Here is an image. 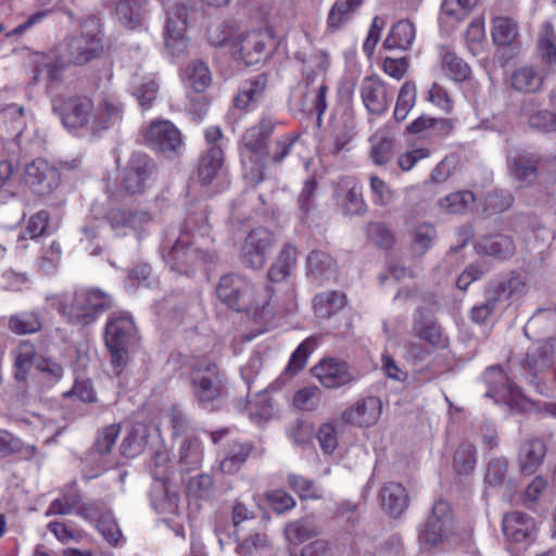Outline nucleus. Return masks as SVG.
Returning a JSON list of instances; mask_svg holds the SVG:
<instances>
[{
  "label": "nucleus",
  "instance_id": "dca6fc26",
  "mask_svg": "<svg viewBox=\"0 0 556 556\" xmlns=\"http://www.w3.org/2000/svg\"><path fill=\"white\" fill-rule=\"evenodd\" d=\"M314 376L328 389L340 388L357 380V372L337 358L320 361L313 369Z\"/></svg>",
  "mask_w": 556,
  "mask_h": 556
},
{
  "label": "nucleus",
  "instance_id": "58836bf2",
  "mask_svg": "<svg viewBox=\"0 0 556 556\" xmlns=\"http://www.w3.org/2000/svg\"><path fill=\"white\" fill-rule=\"evenodd\" d=\"M345 304L346 296L339 291L321 292L313 301L315 315L319 318H329L342 309Z\"/></svg>",
  "mask_w": 556,
  "mask_h": 556
},
{
  "label": "nucleus",
  "instance_id": "052dcab7",
  "mask_svg": "<svg viewBox=\"0 0 556 556\" xmlns=\"http://www.w3.org/2000/svg\"><path fill=\"white\" fill-rule=\"evenodd\" d=\"M208 40L213 46L222 47L229 45L237 48L240 35L235 36V27L231 24H218L208 28Z\"/></svg>",
  "mask_w": 556,
  "mask_h": 556
},
{
  "label": "nucleus",
  "instance_id": "473e14b6",
  "mask_svg": "<svg viewBox=\"0 0 556 556\" xmlns=\"http://www.w3.org/2000/svg\"><path fill=\"white\" fill-rule=\"evenodd\" d=\"M416 37L414 24L408 20L395 23L383 41V48L388 50H408Z\"/></svg>",
  "mask_w": 556,
  "mask_h": 556
},
{
  "label": "nucleus",
  "instance_id": "7ed1b4c3",
  "mask_svg": "<svg viewBox=\"0 0 556 556\" xmlns=\"http://www.w3.org/2000/svg\"><path fill=\"white\" fill-rule=\"evenodd\" d=\"M295 59L302 64L301 72L305 78L304 100L298 101V92L292 94L296 105L302 112H316L318 124L327 110L328 87L325 84L326 73L329 67V59L326 51L312 50L311 52H298Z\"/></svg>",
  "mask_w": 556,
  "mask_h": 556
},
{
  "label": "nucleus",
  "instance_id": "a211bd4d",
  "mask_svg": "<svg viewBox=\"0 0 556 556\" xmlns=\"http://www.w3.org/2000/svg\"><path fill=\"white\" fill-rule=\"evenodd\" d=\"M154 169V164L147 154L134 153L123 170V185L128 193H141Z\"/></svg>",
  "mask_w": 556,
  "mask_h": 556
},
{
  "label": "nucleus",
  "instance_id": "ddd939ff",
  "mask_svg": "<svg viewBox=\"0 0 556 556\" xmlns=\"http://www.w3.org/2000/svg\"><path fill=\"white\" fill-rule=\"evenodd\" d=\"M189 8L185 3H177L167 11L164 30L165 48L172 55L178 56L186 52L188 39L185 36Z\"/></svg>",
  "mask_w": 556,
  "mask_h": 556
},
{
  "label": "nucleus",
  "instance_id": "9d476101",
  "mask_svg": "<svg viewBox=\"0 0 556 556\" xmlns=\"http://www.w3.org/2000/svg\"><path fill=\"white\" fill-rule=\"evenodd\" d=\"M216 293L229 308L245 311L256 303L254 285L245 277L228 274L219 279Z\"/></svg>",
  "mask_w": 556,
  "mask_h": 556
},
{
  "label": "nucleus",
  "instance_id": "4c0bfd02",
  "mask_svg": "<svg viewBox=\"0 0 556 556\" xmlns=\"http://www.w3.org/2000/svg\"><path fill=\"white\" fill-rule=\"evenodd\" d=\"M224 162L223 149L219 146H211L201 156L198 166L200 180L207 185L220 170Z\"/></svg>",
  "mask_w": 556,
  "mask_h": 556
},
{
  "label": "nucleus",
  "instance_id": "aec40b11",
  "mask_svg": "<svg viewBox=\"0 0 556 556\" xmlns=\"http://www.w3.org/2000/svg\"><path fill=\"white\" fill-rule=\"evenodd\" d=\"M334 197L346 215H358L366 211L362 185L354 177H341L337 182Z\"/></svg>",
  "mask_w": 556,
  "mask_h": 556
},
{
  "label": "nucleus",
  "instance_id": "4d7b16f0",
  "mask_svg": "<svg viewBox=\"0 0 556 556\" xmlns=\"http://www.w3.org/2000/svg\"><path fill=\"white\" fill-rule=\"evenodd\" d=\"M417 98V88L413 81H405L400 88L397 100L394 108V118L404 121L410 110L415 106Z\"/></svg>",
  "mask_w": 556,
  "mask_h": 556
},
{
  "label": "nucleus",
  "instance_id": "6e6d98bb",
  "mask_svg": "<svg viewBox=\"0 0 556 556\" xmlns=\"http://www.w3.org/2000/svg\"><path fill=\"white\" fill-rule=\"evenodd\" d=\"M538 50L544 62L556 64V33L549 22H545L539 34Z\"/></svg>",
  "mask_w": 556,
  "mask_h": 556
},
{
  "label": "nucleus",
  "instance_id": "c9c22d12",
  "mask_svg": "<svg viewBox=\"0 0 556 556\" xmlns=\"http://www.w3.org/2000/svg\"><path fill=\"white\" fill-rule=\"evenodd\" d=\"M239 408L247 413L249 418L255 424H262L269 420L274 414V405L266 392H257L253 397L247 401Z\"/></svg>",
  "mask_w": 556,
  "mask_h": 556
},
{
  "label": "nucleus",
  "instance_id": "bb28decb",
  "mask_svg": "<svg viewBox=\"0 0 556 556\" xmlns=\"http://www.w3.org/2000/svg\"><path fill=\"white\" fill-rule=\"evenodd\" d=\"M379 497L384 511L394 518L400 517L408 506L406 489L399 482L386 483L379 492Z\"/></svg>",
  "mask_w": 556,
  "mask_h": 556
},
{
  "label": "nucleus",
  "instance_id": "f03ea898",
  "mask_svg": "<svg viewBox=\"0 0 556 556\" xmlns=\"http://www.w3.org/2000/svg\"><path fill=\"white\" fill-rule=\"evenodd\" d=\"M60 115L67 129H86L100 136L122 121L123 105L116 99L104 98L94 106L90 98L76 96L62 102Z\"/></svg>",
  "mask_w": 556,
  "mask_h": 556
},
{
  "label": "nucleus",
  "instance_id": "49530a36",
  "mask_svg": "<svg viewBox=\"0 0 556 556\" xmlns=\"http://www.w3.org/2000/svg\"><path fill=\"white\" fill-rule=\"evenodd\" d=\"M252 450L251 443L233 442L220 462L222 471L227 475L236 473L245 463Z\"/></svg>",
  "mask_w": 556,
  "mask_h": 556
},
{
  "label": "nucleus",
  "instance_id": "4468645a",
  "mask_svg": "<svg viewBox=\"0 0 556 556\" xmlns=\"http://www.w3.org/2000/svg\"><path fill=\"white\" fill-rule=\"evenodd\" d=\"M147 144L167 156L177 154L182 147V138L178 128L169 121H154L144 136Z\"/></svg>",
  "mask_w": 556,
  "mask_h": 556
},
{
  "label": "nucleus",
  "instance_id": "2f4dec72",
  "mask_svg": "<svg viewBox=\"0 0 556 556\" xmlns=\"http://www.w3.org/2000/svg\"><path fill=\"white\" fill-rule=\"evenodd\" d=\"M479 253L493 256L498 260H506L514 255L515 243L505 235L485 236L477 243Z\"/></svg>",
  "mask_w": 556,
  "mask_h": 556
},
{
  "label": "nucleus",
  "instance_id": "5701e85b",
  "mask_svg": "<svg viewBox=\"0 0 556 556\" xmlns=\"http://www.w3.org/2000/svg\"><path fill=\"white\" fill-rule=\"evenodd\" d=\"M361 97L366 110L370 114H383L390 103L386 84L377 76L365 77L361 84Z\"/></svg>",
  "mask_w": 556,
  "mask_h": 556
},
{
  "label": "nucleus",
  "instance_id": "f3484780",
  "mask_svg": "<svg viewBox=\"0 0 556 556\" xmlns=\"http://www.w3.org/2000/svg\"><path fill=\"white\" fill-rule=\"evenodd\" d=\"M540 155L527 151H516L507 155L510 177L521 188L532 186L539 177Z\"/></svg>",
  "mask_w": 556,
  "mask_h": 556
},
{
  "label": "nucleus",
  "instance_id": "7c9ffc66",
  "mask_svg": "<svg viewBox=\"0 0 556 556\" xmlns=\"http://www.w3.org/2000/svg\"><path fill=\"white\" fill-rule=\"evenodd\" d=\"M546 454V447L543 441L530 439L526 441L519 450L518 460L520 470L523 473H533L541 466Z\"/></svg>",
  "mask_w": 556,
  "mask_h": 556
},
{
  "label": "nucleus",
  "instance_id": "37998d69",
  "mask_svg": "<svg viewBox=\"0 0 556 556\" xmlns=\"http://www.w3.org/2000/svg\"><path fill=\"white\" fill-rule=\"evenodd\" d=\"M440 55L441 67L446 77L457 83L469 78L471 70L463 59L445 48H441Z\"/></svg>",
  "mask_w": 556,
  "mask_h": 556
},
{
  "label": "nucleus",
  "instance_id": "0e129e2a",
  "mask_svg": "<svg viewBox=\"0 0 556 556\" xmlns=\"http://www.w3.org/2000/svg\"><path fill=\"white\" fill-rule=\"evenodd\" d=\"M288 484L301 498L321 497V492L316 486L315 482L302 476L290 473L288 476Z\"/></svg>",
  "mask_w": 556,
  "mask_h": 556
},
{
  "label": "nucleus",
  "instance_id": "39448f33",
  "mask_svg": "<svg viewBox=\"0 0 556 556\" xmlns=\"http://www.w3.org/2000/svg\"><path fill=\"white\" fill-rule=\"evenodd\" d=\"M271 117H263L255 126L247 129L240 150L244 178L256 186L264 180V161L268 154L266 140L275 128Z\"/></svg>",
  "mask_w": 556,
  "mask_h": 556
},
{
  "label": "nucleus",
  "instance_id": "a878e982",
  "mask_svg": "<svg viewBox=\"0 0 556 556\" xmlns=\"http://www.w3.org/2000/svg\"><path fill=\"white\" fill-rule=\"evenodd\" d=\"M150 500L159 514H176L178 511L179 495L168 481H153Z\"/></svg>",
  "mask_w": 556,
  "mask_h": 556
},
{
  "label": "nucleus",
  "instance_id": "393cba45",
  "mask_svg": "<svg viewBox=\"0 0 556 556\" xmlns=\"http://www.w3.org/2000/svg\"><path fill=\"white\" fill-rule=\"evenodd\" d=\"M526 291L527 283L525 278L520 274L511 271L490 287L488 294L491 295L493 301L500 304L507 303L513 298H520Z\"/></svg>",
  "mask_w": 556,
  "mask_h": 556
},
{
  "label": "nucleus",
  "instance_id": "8fccbe9b",
  "mask_svg": "<svg viewBox=\"0 0 556 556\" xmlns=\"http://www.w3.org/2000/svg\"><path fill=\"white\" fill-rule=\"evenodd\" d=\"M518 37L517 23L507 16H497L493 20L492 38L497 46H510Z\"/></svg>",
  "mask_w": 556,
  "mask_h": 556
},
{
  "label": "nucleus",
  "instance_id": "3c124183",
  "mask_svg": "<svg viewBox=\"0 0 556 556\" xmlns=\"http://www.w3.org/2000/svg\"><path fill=\"white\" fill-rule=\"evenodd\" d=\"M362 2L363 0H337L328 14V26L333 30L339 29L352 18Z\"/></svg>",
  "mask_w": 556,
  "mask_h": 556
},
{
  "label": "nucleus",
  "instance_id": "c85d7f7f",
  "mask_svg": "<svg viewBox=\"0 0 556 556\" xmlns=\"http://www.w3.org/2000/svg\"><path fill=\"white\" fill-rule=\"evenodd\" d=\"M307 275L315 280L325 281L336 277L337 265L331 255L321 250L312 251L306 258Z\"/></svg>",
  "mask_w": 556,
  "mask_h": 556
},
{
  "label": "nucleus",
  "instance_id": "a19ab883",
  "mask_svg": "<svg viewBox=\"0 0 556 556\" xmlns=\"http://www.w3.org/2000/svg\"><path fill=\"white\" fill-rule=\"evenodd\" d=\"M147 443V426L143 424H135L123 439L119 450L125 457L132 458L144 451Z\"/></svg>",
  "mask_w": 556,
  "mask_h": 556
},
{
  "label": "nucleus",
  "instance_id": "2eb2a0df",
  "mask_svg": "<svg viewBox=\"0 0 556 556\" xmlns=\"http://www.w3.org/2000/svg\"><path fill=\"white\" fill-rule=\"evenodd\" d=\"M102 51V39L98 33H83L66 40L67 54L62 60L66 64L81 65L99 55Z\"/></svg>",
  "mask_w": 556,
  "mask_h": 556
},
{
  "label": "nucleus",
  "instance_id": "13d9d810",
  "mask_svg": "<svg viewBox=\"0 0 556 556\" xmlns=\"http://www.w3.org/2000/svg\"><path fill=\"white\" fill-rule=\"evenodd\" d=\"M316 179L308 178L305 180L303 188L298 197L300 218L303 223L307 220L308 216L316 207Z\"/></svg>",
  "mask_w": 556,
  "mask_h": 556
},
{
  "label": "nucleus",
  "instance_id": "79ce46f5",
  "mask_svg": "<svg viewBox=\"0 0 556 556\" xmlns=\"http://www.w3.org/2000/svg\"><path fill=\"white\" fill-rule=\"evenodd\" d=\"M36 452L35 445H26L18 437L0 429V458L20 454L23 459H30Z\"/></svg>",
  "mask_w": 556,
  "mask_h": 556
},
{
  "label": "nucleus",
  "instance_id": "c756f323",
  "mask_svg": "<svg viewBox=\"0 0 556 556\" xmlns=\"http://www.w3.org/2000/svg\"><path fill=\"white\" fill-rule=\"evenodd\" d=\"M237 48L236 52L247 65L257 64L266 55V42L260 33L240 35Z\"/></svg>",
  "mask_w": 556,
  "mask_h": 556
},
{
  "label": "nucleus",
  "instance_id": "69168bd1",
  "mask_svg": "<svg viewBox=\"0 0 556 556\" xmlns=\"http://www.w3.org/2000/svg\"><path fill=\"white\" fill-rule=\"evenodd\" d=\"M170 467L172 463L168 451L165 448L156 450L150 465L153 480L168 481Z\"/></svg>",
  "mask_w": 556,
  "mask_h": 556
},
{
  "label": "nucleus",
  "instance_id": "f704fd0d",
  "mask_svg": "<svg viewBox=\"0 0 556 556\" xmlns=\"http://www.w3.org/2000/svg\"><path fill=\"white\" fill-rule=\"evenodd\" d=\"M296 264V249L291 243H286L279 252L276 261L268 269L270 281L280 282L291 275Z\"/></svg>",
  "mask_w": 556,
  "mask_h": 556
},
{
  "label": "nucleus",
  "instance_id": "72a5a7b5",
  "mask_svg": "<svg viewBox=\"0 0 556 556\" xmlns=\"http://www.w3.org/2000/svg\"><path fill=\"white\" fill-rule=\"evenodd\" d=\"M144 0H121L115 5V12L119 22L129 29L142 25L146 15Z\"/></svg>",
  "mask_w": 556,
  "mask_h": 556
},
{
  "label": "nucleus",
  "instance_id": "6e6552de",
  "mask_svg": "<svg viewBox=\"0 0 556 556\" xmlns=\"http://www.w3.org/2000/svg\"><path fill=\"white\" fill-rule=\"evenodd\" d=\"M502 532L507 548L515 555L521 556L538 538V527L533 517L523 511H510L503 516Z\"/></svg>",
  "mask_w": 556,
  "mask_h": 556
},
{
  "label": "nucleus",
  "instance_id": "bf43d9fd",
  "mask_svg": "<svg viewBox=\"0 0 556 556\" xmlns=\"http://www.w3.org/2000/svg\"><path fill=\"white\" fill-rule=\"evenodd\" d=\"M9 328L17 334L35 333L41 329V323L37 314L24 312L10 317Z\"/></svg>",
  "mask_w": 556,
  "mask_h": 556
},
{
  "label": "nucleus",
  "instance_id": "338daca9",
  "mask_svg": "<svg viewBox=\"0 0 556 556\" xmlns=\"http://www.w3.org/2000/svg\"><path fill=\"white\" fill-rule=\"evenodd\" d=\"M97 528L102 536L112 545L117 544L122 538L121 529L110 511L99 516Z\"/></svg>",
  "mask_w": 556,
  "mask_h": 556
},
{
  "label": "nucleus",
  "instance_id": "6ab92c4d",
  "mask_svg": "<svg viewBox=\"0 0 556 556\" xmlns=\"http://www.w3.org/2000/svg\"><path fill=\"white\" fill-rule=\"evenodd\" d=\"M106 219L117 236H126L132 231L140 238L139 231L151 222V215L144 210L112 208L108 212Z\"/></svg>",
  "mask_w": 556,
  "mask_h": 556
},
{
  "label": "nucleus",
  "instance_id": "e433bc0d",
  "mask_svg": "<svg viewBox=\"0 0 556 556\" xmlns=\"http://www.w3.org/2000/svg\"><path fill=\"white\" fill-rule=\"evenodd\" d=\"M267 86V76L258 74L250 79H247L239 93L235 98V106L238 109H247L251 103L258 101Z\"/></svg>",
  "mask_w": 556,
  "mask_h": 556
},
{
  "label": "nucleus",
  "instance_id": "0eeeda50",
  "mask_svg": "<svg viewBox=\"0 0 556 556\" xmlns=\"http://www.w3.org/2000/svg\"><path fill=\"white\" fill-rule=\"evenodd\" d=\"M137 328L127 313L110 315L104 331V342L114 367H123L128 361L129 348L136 342Z\"/></svg>",
  "mask_w": 556,
  "mask_h": 556
},
{
  "label": "nucleus",
  "instance_id": "864d4df0",
  "mask_svg": "<svg viewBox=\"0 0 556 556\" xmlns=\"http://www.w3.org/2000/svg\"><path fill=\"white\" fill-rule=\"evenodd\" d=\"M179 459L186 470L200 466L203 459L202 442L195 438H186L179 447Z\"/></svg>",
  "mask_w": 556,
  "mask_h": 556
},
{
  "label": "nucleus",
  "instance_id": "f257e3e1",
  "mask_svg": "<svg viewBox=\"0 0 556 556\" xmlns=\"http://www.w3.org/2000/svg\"><path fill=\"white\" fill-rule=\"evenodd\" d=\"M208 229L204 215L189 216L179 235L167 237L160 248L166 266L178 275H190L201 264L214 262L215 254L199 242L207 241Z\"/></svg>",
  "mask_w": 556,
  "mask_h": 556
},
{
  "label": "nucleus",
  "instance_id": "9b49d317",
  "mask_svg": "<svg viewBox=\"0 0 556 556\" xmlns=\"http://www.w3.org/2000/svg\"><path fill=\"white\" fill-rule=\"evenodd\" d=\"M191 392L200 403H211L220 397L224 386L218 366L208 361L197 363L190 372Z\"/></svg>",
  "mask_w": 556,
  "mask_h": 556
},
{
  "label": "nucleus",
  "instance_id": "774afa93",
  "mask_svg": "<svg viewBox=\"0 0 556 556\" xmlns=\"http://www.w3.org/2000/svg\"><path fill=\"white\" fill-rule=\"evenodd\" d=\"M392 156V141L389 138L374 136L371 138L370 157L376 165L387 164Z\"/></svg>",
  "mask_w": 556,
  "mask_h": 556
},
{
  "label": "nucleus",
  "instance_id": "e2e57ef3",
  "mask_svg": "<svg viewBox=\"0 0 556 556\" xmlns=\"http://www.w3.org/2000/svg\"><path fill=\"white\" fill-rule=\"evenodd\" d=\"M236 540L238 541L236 552L240 556H250L255 552L266 547L267 545V535L264 532H254L245 538H241L240 533L236 535Z\"/></svg>",
  "mask_w": 556,
  "mask_h": 556
},
{
  "label": "nucleus",
  "instance_id": "4be33fe9",
  "mask_svg": "<svg viewBox=\"0 0 556 556\" xmlns=\"http://www.w3.org/2000/svg\"><path fill=\"white\" fill-rule=\"evenodd\" d=\"M24 180L35 192L43 194L58 185L59 174L46 160L37 159L25 166Z\"/></svg>",
  "mask_w": 556,
  "mask_h": 556
},
{
  "label": "nucleus",
  "instance_id": "1a4fd4ad",
  "mask_svg": "<svg viewBox=\"0 0 556 556\" xmlns=\"http://www.w3.org/2000/svg\"><path fill=\"white\" fill-rule=\"evenodd\" d=\"M556 358V339L549 338L534 342L527 351L521 365L533 383L540 384L555 378L553 371Z\"/></svg>",
  "mask_w": 556,
  "mask_h": 556
},
{
  "label": "nucleus",
  "instance_id": "5fc2aeb1",
  "mask_svg": "<svg viewBox=\"0 0 556 556\" xmlns=\"http://www.w3.org/2000/svg\"><path fill=\"white\" fill-rule=\"evenodd\" d=\"M317 535V530L308 518L289 522L285 528V536L291 544H301Z\"/></svg>",
  "mask_w": 556,
  "mask_h": 556
},
{
  "label": "nucleus",
  "instance_id": "603ef678",
  "mask_svg": "<svg viewBox=\"0 0 556 556\" xmlns=\"http://www.w3.org/2000/svg\"><path fill=\"white\" fill-rule=\"evenodd\" d=\"M36 355V349L33 343L29 341H23L18 344V346L14 350V367L15 374L14 377L18 381H24L27 377V374L31 367V363Z\"/></svg>",
  "mask_w": 556,
  "mask_h": 556
},
{
  "label": "nucleus",
  "instance_id": "c03bdc74",
  "mask_svg": "<svg viewBox=\"0 0 556 556\" xmlns=\"http://www.w3.org/2000/svg\"><path fill=\"white\" fill-rule=\"evenodd\" d=\"M131 87L132 94L144 109H149L152 105L153 101L156 99L160 88L153 75L139 77L138 74L134 76Z\"/></svg>",
  "mask_w": 556,
  "mask_h": 556
},
{
  "label": "nucleus",
  "instance_id": "cd10ccee",
  "mask_svg": "<svg viewBox=\"0 0 556 556\" xmlns=\"http://www.w3.org/2000/svg\"><path fill=\"white\" fill-rule=\"evenodd\" d=\"M483 380L488 387L485 396L495 401H506L515 392V387L501 366L489 367L483 374Z\"/></svg>",
  "mask_w": 556,
  "mask_h": 556
},
{
  "label": "nucleus",
  "instance_id": "de8ad7c7",
  "mask_svg": "<svg viewBox=\"0 0 556 556\" xmlns=\"http://www.w3.org/2000/svg\"><path fill=\"white\" fill-rule=\"evenodd\" d=\"M532 103H525L521 108V114L528 118L531 128L544 132L556 131V113L547 110H531Z\"/></svg>",
  "mask_w": 556,
  "mask_h": 556
},
{
  "label": "nucleus",
  "instance_id": "ea45409f",
  "mask_svg": "<svg viewBox=\"0 0 556 556\" xmlns=\"http://www.w3.org/2000/svg\"><path fill=\"white\" fill-rule=\"evenodd\" d=\"M182 78L197 93L204 92L212 80L208 66L201 60L191 61L184 70Z\"/></svg>",
  "mask_w": 556,
  "mask_h": 556
},
{
  "label": "nucleus",
  "instance_id": "423d86ee",
  "mask_svg": "<svg viewBox=\"0 0 556 556\" xmlns=\"http://www.w3.org/2000/svg\"><path fill=\"white\" fill-rule=\"evenodd\" d=\"M418 541L425 549H447L456 544L452 507L446 501L433 504L430 516L419 530Z\"/></svg>",
  "mask_w": 556,
  "mask_h": 556
},
{
  "label": "nucleus",
  "instance_id": "09e8293b",
  "mask_svg": "<svg viewBox=\"0 0 556 556\" xmlns=\"http://www.w3.org/2000/svg\"><path fill=\"white\" fill-rule=\"evenodd\" d=\"M543 84L542 75L533 66H522L511 75V86L521 92H535Z\"/></svg>",
  "mask_w": 556,
  "mask_h": 556
},
{
  "label": "nucleus",
  "instance_id": "f8f14e48",
  "mask_svg": "<svg viewBox=\"0 0 556 556\" xmlns=\"http://www.w3.org/2000/svg\"><path fill=\"white\" fill-rule=\"evenodd\" d=\"M274 233L264 227L252 229L241 248V260L250 268H262L274 247Z\"/></svg>",
  "mask_w": 556,
  "mask_h": 556
},
{
  "label": "nucleus",
  "instance_id": "a18cd8bd",
  "mask_svg": "<svg viewBox=\"0 0 556 556\" xmlns=\"http://www.w3.org/2000/svg\"><path fill=\"white\" fill-rule=\"evenodd\" d=\"M476 202V195L469 190L452 192L439 200V206L447 214H465Z\"/></svg>",
  "mask_w": 556,
  "mask_h": 556
},
{
  "label": "nucleus",
  "instance_id": "680f3d73",
  "mask_svg": "<svg viewBox=\"0 0 556 556\" xmlns=\"http://www.w3.org/2000/svg\"><path fill=\"white\" fill-rule=\"evenodd\" d=\"M476 448L470 443H462L454 455V468L460 475H469L476 465Z\"/></svg>",
  "mask_w": 556,
  "mask_h": 556
},
{
  "label": "nucleus",
  "instance_id": "20e7f679",
  "mask_svg": "<svg viewBox=\"0 0 556 556\" xmlns=\"http://www.w3.org/2000/svg\"><path fill=\"white\" fill-rule=\"evenodd\" d=\"M47 301L67 323L79 326L92 324L99 314L112 306L111 296L99 289L52 294L47 296Z\"/></svg>",
  "mask_w": 556,
  "mask_h": 556
},
{
  "label": "nucleus",
  "instance_id": "412c9836",
  "mask_svg": "<svg viewBox=\"0 0 556 556\" xmlns=\"http://www.w3.org/2000/svg\"><path fill=\"white\" fill-rule=\"evenodd\" d=\"M382 412V403L376 396H368L348 407L342 414V420L348 425L370 427L378 422Z\"/></svg>",
  "mask_w": 556,
  "mask_h": 556
},
{
  "label": "nucleus",
  "instance_id": "b1692460",
  "mask_svg": "<svg viewBox=\"0 0 556 556\" xmlns=\"http://www.w3.org/2000/svg\"><path fill=\"white\" fill-rule=\"evenodd\" d=\"M413 331L418 339L427 342L431 350L442 345L441 328L427 308L419 307L416 311L413 320Z\"/></svg>",
  "mask_w": 556,
  "mask_h": 556
}]
</instances>
